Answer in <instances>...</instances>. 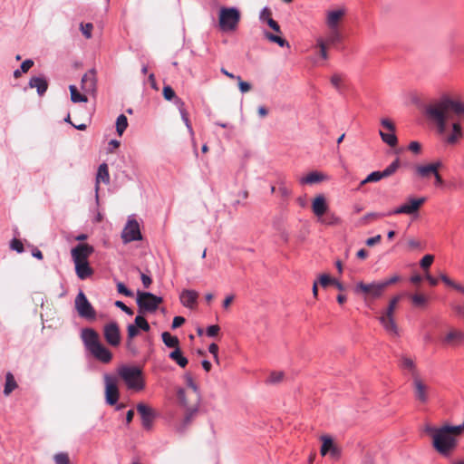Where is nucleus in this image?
Segmentation results:
<instances>
[{"label": "nucleus", "mask_w": 464, "mask_h": 464, "mask_svg": "<svg viewBox=\"0 0 464 464\" xmlns=\"http://www.w3.org/2000/svg\"><path fill=\"white\" fill-rule=\"evenodd\" d=\"M426 115L440 134L445 133L448 127L451 126V132L446 140L449 144H455L462 138L464 102L460 99L443 95L427 105Z\"/></svg>", "instance_id": "f257e3e1"}, {"label": "nucleus", "mask_w": 464, "mask_h": 464, "mask_svg": "<svg viewBox=\"0 0 464 464\" xmlns=\"http://www.w3.org/2000/svg\"><path fill=\"white\" fill-rule=\"evenodd\" d=\"M424 431L431 436L432 446L440 455L449 456L457 447V436L453 426L443 425L440 428L426 424Z\"/></svg>", "instance_id": "f03ea898"}, {"label": "nucleus", "mask_w": 464, "mask_h": 464, "mask_svg": "<svg viewBox=\"0 0 464 464\" xmlns=\"http://www.w3.org/2000/svg\"><path fill=\"white\" fill-rule=\"evenodd\" d=\"M82 340L86 349L92 355L103 363H108L112 359V353L101 342L96 331L92 328H85L82 331Z\"/></svg>", "instance_id": "7ed1b4c3"}, {"label": "nucleus", "mask_w": 464, "mask_h": 464, "mask_svg": "<svg viewBox=\"0 0 464 464\" xmlns=\"http://www.w3.org/2000/svg\"><path fill=\"white\" fill-rule=\"evenodd\" d=\"M118 374L124 382L128 389L141 391L145 387L142 371L137 366L122 365L118 369Z\"/></svg>", "instance_id": "20e7f679"}, {"label": "nucleus", "mask_w": 464, "mask_h": 464, "mask_svg": "<svg viewBox=\"0 0 464 464\" xmlns=\"http://www.w3.org/2000/svg\"><path fill=\"white\" fill-rule=\"evenodd\" d=\"M401 300V295L393 296L385 311L379 317V321L388 334L393 336L399 335L398 326L394 320V313Z\"/></svg>", "instance_id": "39448f33"}, {"label": "nucleus", "mask_w": 464, "mask_h": 464, "mask_svg": "<svg viewBox=\"0 0 464 464\" xmlns=\"http://www.w3.org/2000/svg\"><path fill=\"white\" fill-rule=\"evenodd\" d=\"M240 21V13L235 7H222L219 11L218 24L222 31H234Z\"/></svg>", "instance_id": "423d86ee"}, {"label": "nucleus", "mask_w": 464, "mask_h": 464, "mask_svg": "<svg viewBox=\"0 0 464 464\" xmlns=\"http://www.w3.org/2000/svg\"><path fill=\"white\" fill-rule=\"evenodd\" d=\"M137 304L140 314L154 313L157 311L159 305L162 304L163 299L149 292L137 293Z\"/></svg>", "instance_id": "0eeeda50"}, {"label": "nucleus", "mask_w": 464, "mask_h": 464, "mask_svg": "<svg viewBox=\"0 0 464 464\" xmlns=\"http://www.w3.org/2000/svg\"><path fill=\"white\" fill-rule=\"evenodd\" d=\"M383 285H382L381 282H372V283H363L359 282L355 287L354 292L356 294L362 295L364 299H378L384 293Z\"/></svg>", "instance_id": "6e6552de"}, {"label": "nucleus", "mask_w": 464, "mask_h": 464, "mask_svg": "<svg viewBox=\"0 0 464 464\" xmlns=\"http://www.w3.org/2000/svg\"><path fill=\"white\" fill-rule=\"evenodd\" d=\"M74 306L78 314L87 320H95L96 312L82 291H80L75 297Z\"/></svg>", "instance_id": "1a4fd4ad"}, {"label": "nucleus", "mask_w": 464, "mask_h": 464, "mask_svg": "<svg viewBox=\"0 0 464 464\" xmlns=\"http://www.w3.org/2000/svg\"><path fill=\"white\" fill-rule=\"evenodd\" d=\"M178 398L180 401V402L186 407V413L183 419L182 427L181 430H185L188 425L190 424L193 418L198 412V401H190L186 399V392L183 391V389H180L178 392Z\"/></svg>", "instance_id": "9d476101"}, {"label": "nucleus", "mask_w": 464, "mask_h": 464, "mask_svg": "<svg viewBox=\"0 0 464 464\" xmlns=\"http://www.w3.org/2000/svg\"><path fill=\"white\" fill-rule=\"evenodd\" d=\"M121 238L125 244L142 239L140 225L135 219L128 220L121 232Z\"/></svg>", "instance_id": "9b49d317"}, {"label": "nucleus", "mask_w": 464, "mask_h": 464, "mask_svg": "<svg viewBox=\"0 0 464 464\" xmlns=\"http://www.w3.org/2000/svg\"><path fill=\"white\" fill-rule=\"evenodd\" d=\"M425 202L424 198H410L407 202L395 208L394 210L388 213V215H399V214H406V215H413L418 213L420 207Z\"/></svg>", "instance_id": "f8f14e48"}, {"label": "nucleus", "mask_w": 464, "mask_h": 464, "mask_svg": "<svg viewBox=\"0 0 464 464\" xmlns=\"http://www.w3.org/2000/svg\"><path fill=\"white\" fill-rule=\"evenodd\" d=\"M94 248L89 244H78L71 250L74 265L88 262L89 256L93 253Z\"/></svg>", "instance_id": "ddd939ff"}, {"label": "nucleus", "mask_w": 464, "mask_h": 464, "mask_svg": "<svg viewBox=\"0 0 464 464\" xmlns=\"http://www.w3.org/2000/svg\"><path fill=\"white\" fill-rule=\"evenodd\" d=\"M104 382L106 402L109 405H114L116 404L119 399V390L117 387L116 379L110 375H105Z\"/></svg>", "instance_id": "4468645a"}, {"label": "nucleus", "mask_w": 464, "mask_h": 464, "mask_svg": "<svg viewBox=\"0 0 464 464\" xmlns=\"http://www.w3.org/2000/svg\"><path fill=\"white\" fill-rule=\"evenodd\" d=\"M103 335L106 342L111 346H118L121 343V333L116 322H111L104 325Z\"/></svg>", "instance_id": "2eb2a0df"}, {"label": "nucleus", "mask_w": 464, "mask_h": 464, "mask_svg": "<svg viewBox=\"0 0 464 464\" xmlns=\"http://www.w3.org/2000/svg\"><path fill=\"white\" fill-rule=\"evenodd\" d=\"M382 126L388 130V132H384L382 130H380V136L382 137V140L387 143L391 147H394L397 145L398 140L395 135V126L392 121L389 119H382Z\"/></svg>", "instance_id": "dca6fc26"}, {"label": "nucleus", "mask_w": 464, "mask_h": 464, "mask_svg": "<svg viewBox=\"0 0 464 464\" xmlns=\"http://www.w3.org/2000/svg\"><path fill=\"white\" fill-rule=\"evenodd\" d=\"M97 88L96 71L92 69L85 72L81 81V89L83 92L95 93Z\"/></svg>", "instance_id": "f3484780"}, {"label": "nucleus", "mask_w": 464, "mask_h": 464, "mask_svg": "<svg viewBox=\"0 0 464 464\" xmlns=\"http://www.w3.org/2000/svg\"><path fill=\"white\" fill-rule=\"evenodd\" d=\"M137 411L141 417L143 428L150 430L152 427V423L155 418L153 410L150 406L140 402L137 405Z\"/></svg>", "instance_id": "a211bd4d"}, {"label": "nucleus", "mask_w": 464, "mask_h": 464, "mask_svg": "<svg viewBox=\"0 0 464 464\" xmlns=\"http://www.w3.org/2000/svg\"><path fill=\"white\" fill-rule=\"evenodd\" d=\"M441 166L442 163L440 161H436L427 165H418L415 168V171L419 177L428 179L430 176H433L439 169L441 168Z\"/></svg>", "instance_id": "6ab92c4d"}, {"label": "nucleus", "mask_w": 464, "mask_h": 464, "mask_svg": "<svg viewBox=\"0 0 464 464\" xmlns=\"http://www.w3.org/2000/svg\"><path fill=\"white\" fill-rule=\"evenodd\" d=\"M413 388L416 399L425 403L428 401V386L421 380L420 376L413 378Z\"/></svg>", "instance_id": "aec40b11"}, {"label": "nucleus", "mask_w": 464, "mask_h": 464, "mask_svg": "<svg viewBox=\"0 0 464 464\" xmlns=\"http://www.w3.org/2000/svg\"><path fill=\"white\" fill-rule=\"evenodd\" d=\"M198 293L195 290L185 289L180 293V303L187 308L193 309L197 305Z\"/></svg>", "instance_id": "412c9836"}, {"label": "nucleus", "mask_w": 464, "mask_h": 464, "mask_svg": "<svg viewBox=\"0 0 464 464\" xmlns=\"http://www.w3.org/2000/svg\"><path fill=\"white\" fill-rule=\"evenodd\" d=\"M328 209V205L326 202V198L324 195H317L312 201V210L313 213L319 218H321L324 214H326Z\"/></svg>", "instance_id": "4be33fe9"}, {"label": "nucleus", "mask_w": 464, "mask_h": 464, "mask_svg": "<svg viewBox=\"0 0 464 464\" xmlns=\"http://www.w3.org/2000/svg\"><path fill=\"white\" fill-rule=\"evenodd\" d=\"M345 8L332 10L327 13L326 24L330 29H337L339 23L345 15Z\"/></svg>", "instance_id": "5701e85b"}, {"label": "nucleus", "mask_w": 464, "mask_h": 464, "mask_svg": "<svg viewBox=\"0 0 464 464\" xmlns=\"http://www.w3.org/2000/svg\"><path fill=\"white\" fill-rule=\"evenodd\" d=\"M185 381L187 386L190 389V391H185L186 392V399L190 401H199V394L198 391V386L193 381V378L190 373L185 374Z\"/></svg>", "instance_id": "b1692460"}, {"label": "nucleus", "mask_w": 464, "mask_h": 464, "mask_svg": "<svg viewBox=\"0 0 464 464\" xmlns=\"http://www.w3.org/2000/svg\"><path fill=\"white\" fill-rule=\"evenodd\" d=\"M464 340V333L458 329H451L443 338L447 345H458Z\"/></svg>", "instance_id": "393cba45"}, {"label": "nucleus", "mask_w": 464, "mask_h": 464, "mask_svg": "<svg viewBox=\"0 0 464 464\" xmlns=\"http://www.w3.org/2000/svg\"><path fill=\"white\" fill-rule=\"evenodd\" d=\"M30 88H35L38 94L42 96L48 88L47 80L43 76L32 77L29 81Z\"/></svg>", "instance_id": "a878e982"}, {"label": "nucleus", "mask_w": 464, "mask_h": 464, "mask_svg": "<svg viewBox=\"0 0 464 464\" xmlns=\"http://www.w3.org/2000/svg\"><path fill=\"white\" fill-rule=\"evenodd\" d=\"M101 182L104 184H109L110 182L109 168L106 163L101 164L98 168L95 185L96 192L99 190V185Z\"/></svg>", "instance_id": "bb28decb"}, {"label": "nucleus", "mask_w": 464, "mask_h": 464, "mask_svg": "<svg viewBox=\"0 0 464 464\" xmlns=\"http://www.w3.org/2000/svg\"><path fill=\"white\" fill-rule=\"evenodd\" d=\"M75 266V273L81 280H85L93 275V269L89 262L80 263Z\"/></svg>", "instance_id": "cd10ccee"}, {"label": "nucleus", "mask_w": 464, "mask_h": 464, "mask_svg": "<svg viewBox=\"0 0 464 464\" xmlns=\"http://www.w3.org/2000/svg\"><path fill=\"white\" fill-rule=\"evenodd\" d=\"M325 179H326V177L323 173L318 172V171H313V172H310L309 174H307L306 176L303 177L300 179V183L303 185L304 184L312 185V184L320 183L323 180H324Z\"/></svg>", "instance_id": "c85d7f7f"}, {"label": "nucleus", "mask_w": 464, "mask_h": 464, "mask_svg": "<svg viewBox=\"0 0 464 464\" xmlns=\"http://www.w3.org/2000/svg\"><path fill=\"white\" fill-rule=\"evenodd\" d=\"M401 366L402 369L407 370L411 373L412 379L415 378V376H420L412 359L406 356L401 357Z\"/></svg>", "instance_id": "c756f323"}, {"label": "nucleus", "mask_w": 464, "mask_h": 464, "mask_svg": "<svg viewBox=\"0 0 464 464\" xmlns=\"http://www.w3.org/2000/svg\"><path fill=\"white\" fill-rule=\"evenodd\" d=\"M69 90L71 94V101L72 102L77 103L88 102L87 94L85 92L81 93L75 85H70Z\"/></svg>", "instance_id": "7c9ffc66"}, {"label": "nucleus", "mask_w": 464, "mask_h": 464, "mask_svg": "<svg viewBox=\"0 0 464 464\" xmlns=\"http://www.w3.org/2000/svg\"><path fill=\"white\" fill-rule=\"evenodd\" d=\"M169 358L177 362L181 368H184L188 364V359L183 356L179 347H177L173 352L169 353Z\"/></svg>", "instance_id": "2f4dec72"}, {"label": "nucleus", "mask_w": 464, "mask_h": 464, "mask_svg": "<svg viewBox=\"0 0 464 464\" xmlns=\"http://www.w3.org/2000/svg\"><path fill=\"white\" fill-rule=\"evenodd\" d=\"M341 41V34L339 33L338 29H331L328 35L324 38V42L325 43V45L328 47L331 45H334Z\"/></svg>", "instance_id": "473e14b6"}, {"label": "nucleus", "mask_w": 464, "mask_h": 464, "mask_svg": "<svg viewBox=\"0 0 464 464\" xmlns=\"http://www.w3.org/2000/svg\"><path fill=\"white\" fill-rule=\"evenodd\" d=\"M17 387L16 382L14 380V375L11 372H7L5 376V385L4 389V393L5 396L11 394V392Z\"/></svg>", "instance_id": "72a5a7b5"}, {"label": "nucleus", "mask_w": 464, "mask_h": 464, "mask_svg": "<svg viewBox=\"0 0 464 464\" xmlns=\"http://www.w3.org/2000/svg\"><path fill=\"white\" fill-rule=\"evenodd\" d=\"M265 37L272 42V43H276L279 46L281 47H285L286 46L287 48L290 47V44L283 37H281L280 35H277V34H274L272 33H269V32H265Z\"/></svg>", "instance_id": "f704fd0d"}, {"label": "nucleus", "mask_w": 464, "mask_h": 464, "mask_svg": "<svg viewBox=\"0 0 464 464\" xmlns=\"http://www.w3.org/2000/svg\"><path fill=\"white\" fill-rule=\"evenodd\" d=\"M164 344L168 347L175 348L179 347V341L178 337L171 335L169 332H164L161 335Z\"/></svg>", "instance_id": "c9c22d12"}, {"label": "nucleus", "mask_w": 464, "mask_h": 464, "mask_svg": "<svg viewBox=\"0 0 464 464\" xmlns=\"http://www.w3.org/2000/svg\"><path fill=\"white\" fill-rule=\"evenodd\" d=\"M386 216H389L388 213L371 212L364 215L360 221L362 225H367Z\"/></svg>", "instance_id": "e433bc0d"}, {"label": "nucleus", "mask_w": 464, "mask_h": 464, "mask_svg": "<svg viewBox=\"0 0 464 464\" xmlns=\"http://www.w3.org/2000/svg\"><path fill=\"white\" fill-rule=\"evenodd\" d=\"M322 446L320 450V453L322 456H325L328 452H330L332 447L334 446L333 440L329 436H322Z\"/></svg>", "instance_id": "4c0bfd02"}, {"label": "nucleus", "mask_w": 464, "mask_h": 464, "mask_svg": "<svg viewBox=\"0 0 464 464\" xmlns=\"http://www.w3.org/2000/svg\"><path fill=\"white\" fill-rule=\"evenodd\" d=\"M411 303L416 307H425L428 303V297L422 294H415L411 296Z\"/></svg>", "instance_id": "58836bf2"}, {"label": "nucleus", "mask_w": 464, "mask_h": 464, "mask_svg": "<svg viewBox=\"0 0 464 464\" xmlns=\"http://www.w3.org/2000/svg\"><path fill=\"white\" fill-rule=\"evenodd\" d=\"M128 126V120L124 114H121L116 121L117 133L121 136Z\"/></svg>", "instance_id": "ea45409f"}, {"label": "nucleus", "mask_w": 464, "mask_h": 464, "mask_svg": "<svg viewBox=\"0 0 464 464\" xmlns=\"http://www.w3.org/2000/svg\"><path fill=\"white\" fill-rule=\"evenodd\" d=\"M382 179H384L382 176V171H373L371 174H369L366 179L361 181L360 186H363L369 182H377L381 180Z\"/></svg>", "instance_id": "a19ab883"}, {"label": "nucleus", "mask_w": 464, "mask_h": 464, "mask_svg": "<svg viewBox=\"0 0 464 464\" xmlns=\"http://www.w3.org/2000/svg\"><path fill=\"white\" fill-rule=\"evenodd\" d=\"M400 167V160L396 159L392 163H391L385 169L382 171V176L384 178H388L393 175Z\"/></svg>", "instance_id": "79ce46f5"}, {"label": "nucleus", "mask_w": 464, "mask_h": 464, "mask_svg": "<svg viewBox=\"0 0 464 464\" xmlns=\"http://www.w3.org/2000/svg\"><path fill=\"white\" fill-rule=\"evenodd\" d=\"M320 221L325 225L334 226L339 225L341 223V218L337 217L335 214L331 213L327 214L325 218H321Z\"/></svg>", "instance_id": "37998d69"}, {"label": "nucleus", "mask_w": 464, "mask_h": 464, "mask_svg": "<svg viewBox=\"0 0 464 464\" xmlns=\"http://www.w3.org/2000/svg\"><path fill=\"white\" fill-rule=\"evenodd\" d=\"M423 248L422 243L419 239L413 237L407 239V249L409 251L423 250Z\"/></svg>", "instance_id": "c03bdc74"}, {"label": "nucleus", "mask_w": 464, "mask_h": 464, "mask_svg": "<svg viewBox=\"0 0 464 464\" xmlns=\"http://www.w3.org/2000/svg\"><path fill=\"white\" fill-rule=\"evenodd\" d=\"M135 325L137 326L138 330L140 329V330L145 331V332H148L150 329L149 323L141 315H137L136 316V318H135Z\"/></svg>", "instance_id": "a18cd8bd"}, {"label": "nucleus", "mask_w": 464, "mask_h": 464, "mask_svg": "<svg viewBox=\"0 0 464 464\" xmlns=\"http://www.w3.org/2000/svg\"><path fill=\"white\" fill-rule=\"evenodd\" d=\"M316 45L320 49V55L323 59L326 60L328 59V53H327V45H325V43L324 42L323 37H318L316 39Z\"/></svg>", "instance_id": "49530a36"}, {"label": "nucleus", "mask_w": 464, "mask_h": 464, "mask_svg": "<svg viewBox=\"0 0 464 464\" xmlns=\"http://www.w3.org/2000/svg\"><path fill=\"white\" fill-rule=\"evenodd\" d=\"M55 464H70V458L68 453L60 452L53 456Z\"/></svg>", "instance_id": "de8ad7c7"}, {"label": "nucleus", "mask_w": 464, "mask_h": 464, "mask_svg": "<svg viewBox=\"0 0 464 464\" xmlns=\"http://www.w3.org/2000/svg\"><path fill=\"white\" fill-rule=\"evenodd\" d=\"M284 378V373L282 372H273L270 373L267 382L272 384H276L282 382Z\"/></svg>", "instance_id": "09e8293b"}, {"label": "nucleus", "mask_w": 464, "mask_h": 464, "mask_svg": "<svg viewBox=\"0 0 464 464\" xmlns=\"http://www.w3.org/2000/svg\"><path fill=\"white\" fill-rule=\"evenodd\" d=\"M93 29V25L92 23L87 24H80V30L82 31V34L87 38L90 39L92 37V32Z\"/></svg>", "instance_id": "8fccbe9b"}, {"label": "nucleus", "mask_w": 464, "mask_h": 464, "mask_svg": "<svg viewBox=\"0 0 464 464\" xmlns=\"http://www.w3.org/2000/svg\"><path fill=\"white\" fill-rule=\"evenodd\" d=\"M343 76L341 74H338V73H334L331 77V83L337 90H340V88L342 86V83H343Z\"/></svg>", "instance_id": "3c124183"}, {"label": "nucleus", "mask_w": 464, "mask_h": 464, "mask_svg": "<svg viewBox=\"0 0 464 464\" xmlns=\"http://www.w3.org/2000/svg\"><path fill=\"white\" fill-rule=\"evenodd\" d=\"M162 94L167 101H171L176 96L174 90L169 85L163 87Z\"/></svg>", "instance_id": "603ef678"}, {"label": "nucleus", "mask_w": 464, "mask_h": 464, "mask_svg": "<svg viewBox=\"0 0 464 464\" xmlns=\"http://www.w3.org/2000/svg\"><path fill=\"white\" fill-rule=\"evenodd\" d=\"M237 81L238 82V87L241 92L245 93L252 89L251 84L249 82H244L240 76L237 77Z\"/></svg>", "instance_id": "864d4df0"}, {"label": "nucleus", "mask_w": 464, "mask_h": 464, "mask_svg": "<svg viewBox=\"0 0 464 464\" xmlns=\"http://www.w3.org/2000/svg\"><path fill=\"white\" fill-rule=\"evenodd\" d=\"M433 260L434 256L432 255H426L420 260V266L423 269H428L431 266Z\"/></svg>", "instance_id": "5fc2aeb1"}, {"label": "nucleus", "mask_w": 464, "mask_h": 464, "mask_svg": "<svg viewBox=\"0 0 464 464\" xmlns=\"http://www.w3.org/2000/svg\"><path fill=\"white\" fill-rule=\"evenodd\" d=\"M179 111H180L181 118H182L183 121L185 122L187 128L188 129V131L190 132L191 135H193L194 132H193V130H192L189 119H188V112L186 111V110H184L181 107L179 108Z\"/></svg>", "instance_id": "6e6d98bb"}, {"label": "nucleus", "mask_w": 464, "mask_h": 464, "mask_svg": "<svg viewBox=\"0 0 464 464\" xmlns=\"http://www.w3.org/2000/svg\"><path fill=\"white\" fill-rule=\"evenodd\" d=\"M10 247L13 250H15L18 253H22L24 251V245L21 240L14 238L10 243Z\"/></svg>", "instance_id": "4d7b16f0"}, {"label": "nucleus", "mask_w": 464, "mask_h": 464, "mask_svg": "<svg viewBox=\"0 0 464 464\" xmlns=\"http://www.w3.org/2000/svg\"><path fill=\"white\" fill-rule=\"evenodd\" d=\"M401 280V277L398 275H394L392 277L381 282L382 285H383L384 290L391 285L396 284Z\"/></svg>", "instance_id": "13d9d810"}, {"label": "nucleus", "mask_w": 464, "mask_h": 464, "mask_svg": "<svg viewBox=\"0 0 464 464\" xmlns=\"http://www.w3.org/2000/svg\"><path fill=\"white\" fill-rule=\"evenodd\" d=\"M127 339L132 340L139 334V330L135 324H129L127 327Z\"/></svg>", "instance_id": "bf43d9fd"}, {"label": "nucleus", "mask_w": 464, "mask_h": 464, "mask_svg": "<svg viewBox=\"0 0 464 464\" xmlns=\"http://www.w3.org/2000/svg\"><path fill=\"white\" fill-rule=\"evenodd\" d=\"M220 327L218 324L210 325L207 328V335L209 337H215L218 334Z\"/></svg>", "instance_id": "052dcab7"}, {"label": "nucleus", "mask_w": 464, "mask_h": 464, "mask_svg": "<svg viewBox=\"0 0 464 464\" xmlns=\"http://www.w3.org/2000/svg\"><path fill=\"white\" fill-rule=\"evenodd\" d=\"M334 279L331 278L328 275H322L319 278L320 285L323 287L328 286L330 284H333Z\"/></svg>", "instance_id": "680f3d73"}, {"label": "nucleus", "mask_w": 464, "mask_h": 464, "mask_svg": "<svg viewBox=\"0 0 464 464\" xmlns=\"http://www.w3.org/2000/svg\"><path fill=\"white\" fill-rule=\"evenodd\" d=\"M117 290L120 294H122L126 296H131L132 292L129 290L123 283H118L117 284Z\"/></svg>", "instance_id": "e2e57ef3"}, {"label": "nucleus", "mask_w": 464, "mask_h": 464, "mask_svg": "<svg viewBox=\"0 0 464 464\" xmlns=\"http://www.w3.org/2000/svg\"><path fill=\"white\" fill-rule=\"evenodd\" d=\"M267 24L271 29H273L276 33L281 34V28L276 21H275L272 17H268Z\"/></svg>", "instance_id": "0e129e2a"}, {"label": "nucleus", "mask_w": 464, "mask_h": 464, "mask_svg": "<svg viewBox=\"0 0 464 464\" xmlns=\"http://www.w3.org/2000/svg\"><path fill=\"white\" fill-rule=\"evenodd\" d=\"M34 65V61L27 59L24 61L21 64V71L22 72H27Z\"/></svg>", "instance_id": "69168bd1"}, {"label": "nucleus", "mask_w": 464, "mask_h": 464, "mask_svg": "<svg viewBox=\"0 0 464 464\" xmlns=\"http://www.w3.org/2000/svg\"><path fill=\"white\" fill-rule=\"evenodd\" d=\"M115 305L117 307L121 308L127 314H129V315H132L133 314V311L130 307H128L123 302L116 301L115 302Z\"/></svg>", "instance_id": "338daca9"}, {"label": "nucleus", "mask_w": 464, "mask_h": 464, "mask_svg": "<svg viewBox=\"0 0 464 464\" xmlns=\"http://www.w3.org/2000/svg\"><path fill=\"white\" fill-rule=\"evenodd\" d=\"M409 150L411 151H412L413 153H415V154H419L420 152V150H421V145L418 141H411L409 144Z\"/></svg>", "instance_id": "774afa93"}]
</instances>
